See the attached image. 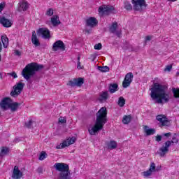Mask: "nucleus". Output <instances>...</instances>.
<instances>
[{
	"label": "nucleus",
	"mask_w": 179,
	"mask_h": 179,
	"mask_svg": "<svg viewBox=\"0 0 179 179\" xmlns=\"http://www.w3.org/2000/svg\"><path fill=\"white\" fill-rule=\"evenodd\" d=\"M33 120H29V122H25V126L27 127V128H31L32 125H33Z\"/></svg>",
	"instance_id": "nucleus-40"
},
{
	"label": "nucleus",
	"mask_w": 179,
	"mask_h": 179,
	"mask_svg": "<svg viewBox=\"0 0 179 179\" xmlns=\"http://www.w3.org/2000/svg\"><path fill=\"white\" fill-rule=\"evenodd\" d=\"M1 59H2V57L1 56V54H0V61H1Z\"/></svg>",
	"instance_id": "nucleus-55"
},
{
	"label": "nucleus",
	"mask_w": 179,
	"mask_h": 179,
	"mask_svg": "<svg viewBox=\"0 0 179 179\" xmlns=\"http://www.w3.org/2000/svg\"><path fill=\"white\" fill-rule=\"evenodd\" d=\"M76 142V138L71 137V138H67L66 140H64L62 143H61L59 145H57V149H64L68 146H70V145H73Z\"/></svg>",
	"instance_id": "nucleus-9"
},
{
	"label": "nucleus",
	"mask_w": 179,
	"mask_h": 179,
	"mask_svg": "<svg viewBox=\"0 0 179 179\" xmlns=\"http://www.w3.org/2000/svg\"><path fill=\"white\" fill-rule=\"evenodd\" d=\"M24 87V83H18L16 85L13 87V90L10 95L13 97H17L22 93L23 88Z\"/></svg>",
	"instance_id": "nucleus-7"
},
{
	"label": "nucleus",
	"mask_w": 179,
	"mask_h": 179,
	"mask_svg": "<svg viewBox=\"0 0 179 179\" xmlns=\"http://www.w3.org/2000/svg\"><path fill=\"white\" fill-rule=\"evenodd\" d=\"M47 153L45 152H41L40 157H39V160H44V159L47 158Z\"/></svg>",
	"instance_id": "nucleus-36"
},
{
	"label": "nucleus",
	"mask_w": 179,
	"mask_h": 179,
	"mask_svg": "<svg viewBox=\"0 0 179 179\" xmlns=\"http://www.w3.org/2000/svg\"><path fill=\"white\" fill-rule=\"evenodd\" d=\"M15 55H17L18 57H20V55H21L20 51H19V50H15Z\"/></svg>",
	"instance_id": "nucleus-50"
},
{
	"label": "nucleus",
	"mask_w": 179,
	"mask_h": 179,
	"mask_svg": "<svg viewBox=\"0 0 179 179\" xmlns=\"http://www.w3.org/2000/svg\"><path fill=\"white\" fill-rule=\"evenodd\" d=\"M107 123V108L102 107L96 113V120L95 124L88 131L91 135H96L99 131H101L104 127L105 124Z\"/></svg>",
	"instance_id": "nucleus-2"
},
{
	"label": "nucleus",
	"mask_w": 179,
	"mask_h": 179,
	"mask_svg": "<svg viewBox=\"0 0 179 179\" xmlns=\"http://www.w3.org/2000/svg\"><path fill=\"white\" fill-rule=\"evenodd\" d=\"M10 76H13V78H17V74H16V73H15V72L10 73Z\"/></svg>",
	"instance_id": "nucleus-48"
},
{
	"label": "nucleus",
	"mask_w": 179,
	"mask_h": 179,
	"mask_svg": "<svg viewBox=\"0 0 179 179\" xmlns=\"http://www.w3.org/2000/svg\"><path fill=\"white\" fill-rule=\"evenodd\" d=\"M5 2H2L0 3V13L1 12H2L3 10V9L5 8Z\"/></svg>",
	"instance_id": "nucleus-43"
},
{
	"label": "nucleus",
	"mask_w": 179,
	"mask_h": 179,
	"mask_svg": "<svg viewBox=\"0 0 179 179\" xmlns=\"http://www.w3.org/2000/svg\"><path fill=\"white\" fill-rule=\"evenodd\" d=\"M119 88H118V84L117 83H110L108 87V91L111 94L113 93H115V92H118Z\"/></svg>",
	"instance_id": "nucleus-23"
},
{
	"label": "nucleus",
	"mask_w": 179,
	"mask_h": 179,
	"mask_svg": "<svg viewBox=\"0 0 179 179\" xmlns=\"http://www.w3.org/2000/svg\"><path fill=\"white\" fill-rule=\"evenodd\" d=\"M83 83H84L83 78H78L77 79L74 78L73 80H70L68 85L69 86H71L72 87H75V86L80 87V86H82Z\"/></svg>",
	"instance_id": "nucleus-13"
},
{
	"label": "nucleus",
	"mask_w": 179,
	"mask_h": 179,
	"mask_svg": "<svg viewBox=\"0 0 179 179\" xmlns=\"http://www.w3.org/2000/svg\"><path fill=\"white\" fill-rule=\"evenodd\" d=\"M44 68V66L42 64H39L38 63L32 62L28 64L22 70V75L24 79H26L28 83H33V80H31V78H33L34 75H36V72H38V71H41Z\"/></svg>",
	"instance_id": "nucleus-3"
},
{
	"label": "nucleus",
	"mask_w": 179,
	"mask_h": 179,
	"mask_svg": "<svg viewBox=\"0 0 179 179\" xmlns=\"http://www.w3.org/2000/svg\"><path fill=\"white\" fill-rule=\"evenodd\" d=\"M169 1V2H176L177 0H167Z\"/></svg>",
	"instance_id": "nucleus-53"
},
{
	"label": "nucleus",
	"mask_w": 179,
	"mask_h": 179,
	"mask_svg": "<svg viewBox=\"0 0 179 179\" xmlns=\"http://www.w3.org/2000/svg\"><path fill=\"white\" fill-rule=\"evenodd\" d=\"M59 122H60L61 124H65V122H66V120L64 117H60L59 118Z\"/></svg>",
	"instance_id": "nucleus-45"
},
{
	"label": "nucleus",
	"mask_w": 179,
	"mask_h": 179,
	"mask_svg": "<svg viewBox=\"0 0 179 179\" xmlns=\"http://www.w3.org/2000/svg\"><path fill=\"white\" fill-rule=\"evenodd\" d=\"M0 115H1V113H0Z\"/></svg>",
	"instance_id": "nucleus-57"
},
{
	"label": "nucleus",
	"mask_w": 179,
	"mask_h": 179,
	"mask_svg": "<svg viewBox=\"0 0 179 179\" xmlns=\"http://www.w3.org/2000/svg\"><path fill=\"white\" fill-rule=\"evenodd\" d=\"M53 167L57 171H59V179H71L69 164L64 163H55Z\"/></svg>",
	"instance_id": "nucleus-4"
},
{
	"label": "nucleus",
	"mask_w": 179,
	"mask_h": 179,
	"mask_svg": "<svg viewBox=\"0 0 179 179\" xmlns=\"http://www.w3.org/2000/svg\"><path fill=\"white\" fill-rule=\"evenodd\" d=\"M170 146H171V141H166L162 144V146L159 149V155L161 157H164L169 153Z\"/></svg>",
	"instance_id": "nucleus-6"
},
{
	"label": "nucleus",
	"mask_w": 179,
	"mask_h": 179,
	"mask_svg": "<svg viewBox=\"0 0 179 179\" xmlns=\"http://www.w3.org/2000/svg\"><path fill=\"white\" fill-rule=\"evenodd\" d=\"M173 69V65L170 64L166 66V68L164 69L165 72H170V71H171V69Z\"/></svg>",
	"instance_id": "nucleus-42"
},
{
	"label": "nucleus",
	"mask_w": 179,
	"mask_h": 179,
	"mask_svg": "<svg viewBox=\"0 0 179 179\" xmlns=\"http://www.w3.org/2000/svg\"><path fill=\"white\" fill-rule=\"evenodd\" d=\"M117 142L114 141H111L108 144V149H110V150H113V149H115L117 148Z\"/></svg>",
	"instance_id": "nucleus-28"
},
{
	"label": "nucleus",
	"mask_w": 179,
	"mask_h": 179,
	"mask_svg": "<svg viewBox=\"0 0 179 179\" xmlns=\"http://www.w3.org/2000/svg\"><path fill=\"white\" fill-rule=\"evenodd\" d=\"M31 43L35 45V47H40V40L37 38V34H36V31L32 32L31 36Z\"/></svg>",
	"instance_id": "nucleus-20"
},
{
	"label": "nucleus",
	"mask_w": 179,
	"mask_h": 179,
	"mask_svg": "<svg viewBox=\"0 0 179 179\" xmlns=\"http://www.w3.org/2000/svg\"><path fill=\"white\" fill-rule=\"evenodd\" d=\"M131 120H132L131 115H124L123 117L122 122L123 124H129V122H131Z\"/></svg>",
	"instance_id": "nucleus-30"
},
{
	"label": "nucleus",
	"mask_w": 179,
	"mask_h": 179,
	"mask_svg": "<svg viewBox=\"0 0 179 179\" xmlns=\"http://www.w3.org/2000/svg\"><path fill=\"white\" fill-rule=\"evenodd\" d=\"M98 69L99 71H101V72H108V71H110V69L107 66H98Z\"/></svg>",
	"instance_id": "nucleus-34"
},
{
	"label": "nucleus",
	"mask_w": 179,
	"mask_h": 179,
	"mask_svg": "<svg viewBox=\"0 0 179 179\" xmlns=\"http://www.w3.org/2000/svg\"><path fill=\"white\" fill-rule=\"evenodd\" d=\"M97 19L94 17H90L86 20L87 26H89L90 27H95V26H97Z\"/></svg>",
	"instance_id": "nucleus-19"
},
{
	"label": "nucleus",
	"mask_w": 179,
	"mask_h": 179,
	"mask_svg": "<svg viewBox=\"0 0 179 179\" xmlns=\"http://www.w3.org/2000/svg\"><path fill=\"white\" fill-rule=\"evenodd\" d=\"M150 40H152V36H145V43H148V41H150Z\"/></svg>",
	"instance_id": "nucleus-46"
},
{
	"label": "nucleus",
	"mask_w": 179,
	"mask_h": 179,
	"mask_svg": "<svg viewBox=\"0 0 179 179\" xmlns=\"http://www.w3.org/2000/svg\"><path fill=\"white\" fill-rule=\"evenodd\" d=\"M94 50H101V43L96 44L94 46Z\"/></svg>",
	"instance_id": "nucleus-44"
},
{
	"label": "nucleus",
	"mask_w": 179,
	"mask_h": 179,
	"mask_svg": "<svg viewBox=\"0 0 179 179\" xmlns=\"http://www.w3.org/2000/svg\"><path fill=\"white\" fill-rule=\"evenodd\" d=\"M108 99V92L107 91L100 94L99 101H106Z\"/></svg>",
	"instance_id": "nucleus-26"
},
{
	"label": "nucleus",
	"mask_w": 179,
	"mask_h": 179,
	"mask_svg": "<svg viewBox=\"0 0 179 179\" xmlns=\"http://www.w3.org/2000/svg\"><path fill=\"white\" fill-rule=\"evenodd\" d=\"M148 126H145L144 131L148 136L155 135L156 134V130L155 129H148Z\"/></svg>",
	"instance_id": "nucleus-27"
},
{
	"label": "nucleus",
	"mask_w": 179,
	"mask_h": 179,
	"mask_svg": "<svg viewBox=\"0 0 179 179\" xmlns=\"http://www.w3.org/2000/svg\"><path fill=\"white\" fill-rule=\"evenodd\" d=\"M37 173H38L39 174H41V173H43V168H38L37 169Z\"/></svg>",
	"instance_id": "nucleus-51"
},
{
	"label": "nucleus",
	"mask_w": 179,
	"mask_h": 179,
	"mask_svg": "<svg viewBox=\"0 0 179 179\" xmlns=\"http://www.w3.org/2000/svg\"><path fill=\"white\" fill-rule=\"evenodd\" d=\"M51 23L53 26H59V24H61V21H59V17L58 15H54L51 18Z\"/></svg>",
	"instance_id": "nucleus-25"
},
{
	"label": "nucleus",
	"mask_w": 179,
	"mask_h": 179,
	"mask_svg": "<svg viewBox=\"0 0 179 179\" xmlns=\"http://www.w3.org/2000/svg\"><path fill=\"white\" fill-rule=\"evenodd\" d=\"M2 51V43L0 41V52Z\"/></svg>",
	"instance_id": "nucleus-52"
},
{
	"label": "nucleus",
	"mask_w": 179,
	"mask_h": 179,
	"mask_svg": "<svg viewBox=\"0 0 179 179\" xmlns=\"http://www.w3.org/2000/svg\"><path fill=\"white\" fill-rule=\"evenodd\" d=\"M172 143H178V138H177V134L175 135L172 138V141H170Z\"/></svg>",
	"instance_id": "nucleus-38"
},
{
	"label": "nucleus",
	"mask_w": 179,
	"mask_h": 179,
	"mask_svg": "<svg viewBox=\"0 0 179 179\" xmlns=\"http://www.w3.org/2000/svg\"><path fill=\"white\" fill-rule=\"evenodd\" d=\"M1 41L3 43V45L4 48H6V47H8V44L9 43V39L8 38V37L2 36Z\"/></svg>",
	"instance_id": "nucleus-29"
},
{
	"label": "nucleus",
	"mask_w": 179,
	"mask_h": 179,
	"mask_svg": "<svg viewBox=\"0 0 179 179\" xmlns=\"http://www.w3.org/2000/svg\"><path fill=\"white\" fill-rule=\"evenodd\" d=\"M0 79H2V73H0Z\"/></svg>",
	"instance_id": "nucleus-54"
},
{
	"label": "nucleus",
	"mask_w": 179,
	"mask_h": 179,
	"mask_svg": "<svg viewBox=\"0 0 179 179\" xmlns=\"http://www.w3.org/2000/svg\"><path fill=\"white\" fill-rule=\"evenodd\" d=\"M10 101H12L10 98H8V97L3 98L1 100V101L0 102V107H1V108L2 110H8V108H9V106L10 104Z\"/></svg>",
	"instance_id": "nucleus-15"
},
{
	"label": "nucleus",
	"mask_w": 179,
	"mask_h": 179,
	"mask_svg": "<svg viewBox=\"0 0 179 179\" xmlns=\"http://www.w3.org/2000/svg\"><path fill=\"white\" fill-rule=\"evenodd\" d=\"M150 90L151 92V98L152 100H155V103L157 104H164L170 101L169 86L159 83H154Z\"/></svg>",
	"instance_id": "nucleus-1"
},
{
	"label": "nucleus",
	"mask_w": 179,
	"mask_h": 179,
	"mask_svg": "<svg viewBox=\"0 0 179 179\" xmlns=\"http://www.w3.org/2000/svg\"><path fill=\"white\" fill-rule=\"evenodd\" d=\"M162 127H170V121L166 115H158L156 117Z\"/></svg>",
	"instance_id": "nucleus-10"
},
{
	"label": "nucleus",
	"mask_w": 179,
	"mask_h": 179,
	"mask_svg": "<svg viewBox=\"0 0 179 179\" xmlns=\"http://www.w3.org/2000/svg\"><path fill=\"white\" fill-rule=\"evenodd\" d=\"M149 170L151 171L152 173L156 171V164L154 162L150 164Z\"/></svg>",
	"instance_id": "nucleus-37"
},
{
	"label": "nucleus",
	"mask_w": 179,
	"mask_h": 179,
	"mask_svg": "<svg viewBox=\"0 0 179 179\" xmlns=\"http://www.w3.org/2000/svg\"><path fill=\"white\" fill-rule=\"evenodd\" d=\"M172 93H173L175 99H179V88H173Z\"/></svg>",
	"instance_id": "nucleus-32"
},
{
	"label": "nucleus",
	"mask_w": 179,
	"mask_h": 179,
	"mask_svg": "<svg viewBox=\"0 0 179 179\" xmlns=\"http://www.w3.org/2000/svg\"><path fill=\"white\" fill-rule=\"evenodd\" d=\"M156 141H157V142H160L162 141V136L157 135L156 136Z\"/></svg>",
	"instance_id": "nucleus-47"
},
{
	"label": "nucleus",
	"mask_w": 179,
	"mask_h": 179,
	"mask_svg": "<svg viewBox=\"0 0 179 179\" xmlns=\"http://www.w3.org/2000/svg\"><path fill=\"white\" fill-rule=\"evenodd\" d=\"M117 29H118V23L117 22H115L112 24V25L110 27V32L113 34H115L118 37H120L121 31L117 30Z\"/></svg>",
	"instance_id": "nucleus-16"
},
{
	"label": "nucleus",
	"mask_w": 179,
	"mask_h": 179,
	"mask_svg": "<svg viewBox=\"0 0 179 179\" xmlns=\"http://www.w3.org/2000/svg\"><path fill=\"white\" fill-rule=\"evenodd\" d=\"M0 22L4 27H12V21L9 19L3 17L0 20Z\"/></svg>",
	"instance_id": "nucleus-21"
},
{
	"label": "nucleus",
	"mask_w": 179,
	"mask_h": 179,
	"mask_svg": "<svg viewBox=\"0 0 179 179\" xmlns=\"http://www.w3.org/2000/svg\"><path fill=\"white\" fill-rule=\"evenodd\" d=\"M124 8L126 10H132V4L129 1H125L124 3Z\"/></svg>",
	"instance_id": "nucleus-31"
},
{
	"label": "nucleus",
	"mask_w": 179,
	"mask_h": 179,
	"mask_svg": "<svg viewBox=\"0 0 179 179\" xmlns=\"http://www.w3.org/2000/svg\"><path fill=\"white\" fill-rule=\"evenodd\" d=\"M118 106H120V107H124V106H125V99L123 96L119 97Z\"/></svg>",
	"instance_id": "nucleus-33"
},
{
	"label": "nucleus",
	"mask_w": 179,
	"mask_h": 179,
	"mask_svg": "<svg viewBox=\"0 0 179 179\" xmlns=\"http://www.w3.org/2000/svg\"><path fill=\"white\" fill-rule=\"evenodd\" d=\"M19 106H20V103L17 102H13V103L10 102L8 108H10L13 113H15V111H17V109L19 108Z\"/></svg>",
	"instance_id": "nucleus-24"
},
{
	"label": "nucleus",
	"mask_w": 179,
	"mask_h": 179,
	"mask_svg": "<svg viewBox=\"0 0 179 179\" xmlns=\"http://www.w3.org/2000/svg\"><path fill=\"white\" fill-rule=\"evenodd\" d=\"M164 136H166V138H170V136H171V133L164 134Z\"/></svg>",
	"instance_id": "nucleus-49"
},
{
	"label": "nucleus",
	"mask_w": 179,
	"mask_h": 179,
	"mask_svg": "<svg viewBox=\"0 0 179 179\" xmlns=\"http://www.w3.org/2000/svg\"><path fill=\"white\" fill-rule=\"evenodd\" d=\"M10 152V149L8 147H1L0 151V157L1 159L3 158L4 156H8L9 152Z\"/></svg>",
	"instance_id": "nucleus-22"
},
{
	"label": "nucleus",
	"mask_w": 179,
	"mask_h": 179,
	"mask_svg": "<svg viewBox=\"0 0 179 179\" xmlns=\"http://www.w3.org/2000/svg\"><path fill=\"white\" fill-rule=\"evenodd\" d=\"M78 69H83V66L80 65V57H78V64H77Z\"/></svg>",
	"instance_id": "nucleus-41"
},
{
	"label": "nucleus",
	"mask_w": 179,
	"mask_h": 179,
	"mask_svg": "<svg viewBox=\"0 0 179 179\" xmlns=\"http://www.w3.org/2000/svg\"><path fill=\"white\" fill-rule=\"evenodd\" d=\"M113 10H114V7L107 5H102L99 6L98 9V12L101 15V16L104 15H110Z\"/></svg>",
	"instance_id": "nucleus-8"
},
{
	"label": "nucleus",
	"mask_w": 179,
	"mask_h": 179,
	"mask_svg": "<svg viewBox=\"0 0 179 179\" xmlns=\"http://www.w3.org/2000/svg\"><path fill=\"white\" fill-rule=\"evenodd\" d=\"M23 177V173L19 170V167L17 166H14L13 172L12 174V178L13 179H20Z\"/></svg>",
	"instance_id": "nucleus-17"
},
{
	"label": "nucleus",
	"mask_w": 179,
	"mask_h": 179,
	"mask_svg": "<svg viewBox=\"0 0 179 179\" xmlns=\"http://www.w3.org/2000/svg\"><path fill=\"white\" fill-rule=\"evenodd\" d=\"M46 15L48 16H52L54 15V10H52V8H49L46 11Z\"/></svg>",
	"instance_id": "nucleus-39"
},
{
	"label": "nucleus",
	"mask_w": 179,
	"mask_h": 179,
	"mask_svg": "<svg viewBox=\"0 0 179 179\" xmlns=\"http://www.w3.org/2000/svg\"><path fill=\"white\" fill-rule=\"evenodd\" d=\"M131 3L134 10L142 12L144 9H146V1L145 0H131Z\"/></svg>",
	"instance_id": "nucleus-5"
},
{
	"label": "nucleus",
	"mask_w": 179,
	"mask_h": 179,
	"mask_svg": "<svg viewBox=\"0 0 179 179\" xmlns=\"http://www.w3.org/2000/svg\"><path fill=\"white\" fill-rule=\"evenodd\" d=\"M52 50L53 51H58V50L65 51V44L61 40L57 41L53 44Z\"/></svg>",
	"instance_id": "nucleus-14"
},
{
	"label": "nucleus",
	"mask_w": 179,
	"mask_h": 179,
	"mask_svg": "<svg viewBox=\"0 0 179 179\" xmlns=\"http://www.w3.org/2000/svg\"><path fill=\"white\" fill-rule=\"evenodd\" d=\"M134 79V74H132V73H128L125 77L124 79L122 82V87L124 89H127V87H128L131 83H132V80Z\"/></svg>",
	"instance_id": "nucleus-11"
},
{
	"label": "nucleus",
	"mask_w": 179,
	"mask_h": 179,
	"mask_svg": "<svg viewBox=\"0 0 179 179\" xmlns=\"http://www.w3.org/2000/svg\"><path fill=\"white\" fill-rule=\"evenodd\" d=\"M37 34L39 36H42L43 38H45V40L51 38V34L50 32V30L47 28H40L37 31Z\"/></svg>",
	"instance_id": "nucleus-12"
},
{
	"label": "nucleus",
	"mask_w": 179,
	"mask_h": 179,
	"mask_svg": "<svg viewBox=\"0 0 179 179\" xmlns=\"http://www.w3.org/2000/svg\"><path fill=\"white\" fill-rule=\"evenodd\" d=\"M85 31H87V33H90V31H87V29H86V30H85Z\"/></svg>",
	"instance_id": "nucleus-56"
},
{
	"label": "nucleus",
	"mask_w": 179,
	"mask_h": 179,
	"mask_svg": "<svg viewBox=\"0 0 179 179\" xmlns=\"http://www.w3.org/2000/svg\"><path fill=\"white\" fill-rule=\"evenodd\" d=\"M152 171L149 169L146 171L143 172V177H150L152 176Z\"/></svg>",
	"instance_id": "nucleus-35"
},
{
	"label": "nucleus",
	"mask_w": 179,
	"mask_h": 179,
	"mask_svg": "<svg viewBox=\"0 0 179 179\" xmlns=\"http://www.w3.org/2000/svg\"><path fill=\"white\" fill-rule=\"evenodd\" d=\"M27 9H29V3L27 1L23 0L19 3V12H26Z\"/></svg>",
	"instance_id": "nucleus-18"
}]
</instances>
